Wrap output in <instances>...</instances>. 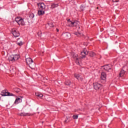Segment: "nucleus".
I'll use <instances>...</instances> for the list:
<instances>
[{
  "label": "nucleus",
  "mask_w": 128,
  "mask_h": 128,
  "mask_svg": "<svg viewBox=\"0 0 128 128\" xmlns=\"http://www.w3.org/2000/svg\"><path fill=\"white\" fill-rule=\"evenodd\" d=\"M89 54H90V56H91V58H94V56H96V53L92 52H90Z\"/></svg>",
  "instance_id": "obj_21"
},
{
  "label": "nucleus",
  "mask_w": 128,
  "mask_h": 128,
  "mask_svg": "<svg viewBox=\"0 0 128 128\" xmlns=\"http://www.w3.org/2000/svg\"><path fill=\"white\" fill-rule=\"evenodd\" d=\"M22 18H21L20 16H18L15 18V22H17V24L18 23V22H20V20H22Z\"/></svg>",
  "instance_id": "obj_20"
},
{
  "label": "nucleus",
  "mask_w": 128,
  "mask_h": 128,
  "mask_svg": "<svg viewBox=\"0 0 128 128\" xmlns=\"http://www.w3.org/2000/svg\"><path fill=\"white\" fill-rule=\"evenodd\" d=\"M32 16H31V18H32L34 16V14H32Z\"/></svg>",
  "instance_id": "obj_33"
},
{
  "label": "nucleus",
  "mask_w": 128,
  "mask_h": 128,
  "mask_svg": "<svg viewBox=\"0 0 128 128\" xmlns=\"http://www.w3.org/2000/svg\"><path fill=\"white\" fill-rule=\"evenodd\" d=\"M36 96H38V98H42V96H44V95H42V94L40 93H36Z\"/></svg>",
  "instance_id": "obj_22"
},
{
  "label": "nucleus",
  "mask_w": 128,
  "mask_h": 128,
  "mask_svg": "<svg viewBox=\"0 0 128 128\" xmlns=\"http://www.w3.org/2000/svg\"><path fill=\"white\" fill-rule=\"evenodd\" d=\"M14 91L16 92L17 94H18V92H20V89L16 88H14Z\"/></svg>",
  "instance_id": "obj_23"
},
{
  "label": "nucleus",
  "mask_w": 128,
  "mask_h": 128,
  "mask_svg": "<svg viewBox=\"0 0 128 128\" xmlns=\"http://www.w3.org/2000/svg\"><path fill=\"white\" fill-rule=\"evenodd\" d=\"M78 80H80V82H82V80H84V78L80 76V77L78 79Z\"/></svg>",
  "instance_id": "obj_31"
},
{
  "label": "nucleus",
  "mask_w": 128,
  "mask_h": 128,
  "mask_svg": "<svg viewBox=\"0 0 128 128\" xmlns=\"http://www.w3.org/2000/svg\"><path fill=\"white\" fill-rule=\"evenodd\" d=\"M56 30H57V32H58V28H56Z\"/></svg>",
  "instance_id": "obj_34"
},
{
  "label": "nucleus",
  "mask_w": 128,
  "mask_h": 128,
  "mask_svg": "<svg viewBox=\"0 0 128 128\" xmlns=\"http://www.w3.org/2000/svg\"><path fill=\"white\" fill-rule=\"evenodd\" d=\"M58 4L52 3L51 4L50 8L54 10V8H58Z\"/></svg>",
  "instance_id": "obj_10"
},
{
  "label": "nucleus",
  "mask_w": 128,
  "mask_h": 128,
  "mask_svg": "<svg viewBox=\"0 0 128 128\" xmlns=\"http://www.w3.org/2000/svg\"><path fill=\"white\" fill-rule=\"evenodd\" d=\"M44 10H39L38 12V16H44Z\"/></svg>",
  "instance_id": "obj_13"
},
{
  "label": "nucleus",
  "mask_w": 128,
  "mask_h": 128,
  "mask_svg": "<svg viewBox=\"0 0 128 128\" xmlns=\"http://www.w3.org/2000/svg\"><path fill=\"white\" fill-rule=\"evenodd\" d=\"M78 24H80V22L78 20L72 21V22H70V25H69V26H76Z\"/></svg>",
  "instance_id": "obj_9"
},
{
  "label": "nucleus",
  "mask_w": 128,
  "mask_h": 128,
  "mask_svg": "<svg viewBox=\"0 0 128 128\" xmlns=\"http://www.w3.org/2000/svg\"><path fill=\"white\" fill-rule=\"evenodd\" d=\"M8 92H6L5 90H3L1 92L2 96H8Z\"/></svg>",
  "instance_id": "obj_17"
},
{
  "label": "nucleus",
  "mask_w": 128,
  "mask_h": 128,
  "mask_svg": "<svg viewBox=\"0 0 128 128\" xmlns=\"http://www.w3.org/2000/svg\"><path fill=\"white\" fill-rule=\"evenodd\" d=\"M126 72V71H124V70L122 69V70H121L120 73V77L124 76Z\"/></svg>",
  "instance_id": "obj_15"
},
{
  "label": "nucleus",
  "mask_w": 128,
  "mask_h": 128,
  "mask_svg": "<svg viewBox=\"0 0 128 128\" xmlns=\"http://www.w3.org/2000/svg\"><path fill=\"white\" fill-rule=\"evenodd\" d=\"M87 54H88V51L86 50V48H84V51L81 52L82 58H86V56H87Z\"/></svg>",
  "instance_id": "obj_7"
},
{
  "label": "nucleus",
  "mask_w": 128,
  "mask_h": 128,
  "mask_svg": "<svg viewBox=\"0 0 128 128\" xmlns=\"http://www.w3.org/2000/svg\"><path fill=\"white\" fill-rule=\"evenodd\" d=\"M104 69L105 70H106L107 72H108L109 70H111L112 68L109 65H105L104 66Z\"/></svg>",
  "instance_id": "obj_14"
},
{
  "label": "nucleus",
  "mask_w": 128,
  "mask_h": 128,
  "mask_svg": "<svg viewBox=\"0 0 128 128\" xmlns=\"http://www.w3.org/2000/svg\"><path fill=\"white\" fill-rule=\"evenodd\" d=\"M17 24H18V26H24V19L22 18Z\"/></svg>",
  "instance_id": "obj_11"
},
{
  "label": "nucleus",
  "mask_w": 128,
  "mask_h": 128,
  "mask_svg": "<svg viewBox=\"0 0 128 128\" xmlns=\"http://www.w3.org/2000/svg\"><path fill=\"white\" fill-rule=\"evenodd\" d=\"M74 77H75L76 79L78 80V79L80 78V76L78 74H74Z\"/></svg>",
  "instance_id": "obj_27"
},
{
  "label": "nucleus",
  "mask_w": 128,
  "mask_h": 128,
  "mask_svg": "<svg viewBox=\"0 0 128 128\" xmlns=\"http://www.w3.org/2000/svg\"><path fill=\"white\" fill-rule=\"evenodd\" d=\"M72 118L74 120H76L78 118V115H74Z\"/></svg>",
  "instance_id": "obj_29"
},
{
  "label": "nucleus",
  "mask_w": 128,
  "mask_h": 128,
  "mask_svg": "<svg viewBox=\"0 0 128 128\" xmlns=\"http://www.w3.org/2000/svg\"><path fill=\"white\" fill-rule=\"evenodd\" d=\"M26 61L27 64H28L30 68L32 70H34V68H36V64H34L32 59L30 58H26Z\"/></svg>",
  "instance_id": "obj_1"
},
{
  "label": "nucleus",
  "mask_w": 128,
  "mask_h": 128,
  "mask_svg": "<svg viewBox=\"0 0 128 128\" xmlns=\"http://www.w3.org/2000/svg\"><path fill=\"white\" fill-rule=\"evenodd\" d=\"M20 116H31V114L30 113H26V112H24L20 113Z\"/></svg>",
  "instance_id": "obj_12"
},
{
  "label": "nucleus",
  "mask_w": 128,
  "mask_h": 128,
  "mask_svg": "<svg viewBox=\"0 0 128 128\" xmlns=\"http://www.w3.org/2000/svg\"><path fill=\"white\" fill-rule=\"evenodd\" d=\"M22 102V99L20 98H16L15 100L14 104H20V102Z\"/></svg>",
  "instance_id": "obj_18"
},
{
  "label": "nucleus",
  "mask_w": 128,
  "mask_h": 128,
  "mask_svg": "<svg viewBox=\"0 0 128 128\" xmlns=\"http://www.w3.org/2000/svg\"><path fill=\"white\" fill-rule=\"evenodd\" d=\"M38 6L39 10H46V5L44 4V2L38 3Z\"/></svg>",
  "instance_id": "obj_6"
},
{
  "label": "nucleus",
  "mask_w": 128,
  "mask_h": 128,
  "mask_svg": "<svg viewBox=\"0 0 128 128\" xmlns=\"http://www.w3.org/2000/svg\"><path fill=\"white\" fill-rule=\"evenodd\" d=\"M7 94V96H16L14 94L12 93H10V92H8Z\"/></svg>",
  "instance_id": "obj_25"
},
{
  "label": "nucleus",
  "mask_w": 128,
  "mask_h": 128,
  "mask_svg": "<svg viewBox=\"0 0 128 128\" xmlns=\"http://www.w3.org/2000/svg\"><path fill=\"white\" fill-rule=\"evenodd\" d=\"M67 21L68 22V24L69 26H70V23L72 22H73V21H71L70 19L67 20Z\"/></svg>",
  "instance_id": "obj_30"
},
{
  "label": "nucleus",
  "mask_w": 128,
  "mask_h": 128,
  "mask_svg": "<svg viewBox=\"0 0 128 128\" xmlns=\"http://www.w3.org/2000/svg\"><path fill=\"white\" fill-rule=\"evenodd\" d=\"M70 84H71L70 80H66L65 82V84H66V86H70Z\"/></svg>",
  "instance_id": "obj_24"
},
{
  "label": "nucleus",
  "mask_w": 128,
  "mask_h": 128,
  "mask_svg": "<svg viewBox=\"0 0 128 128\" xmlns=\"http://www.w3.org/2000/svg\"><path fill=\"white\" fill-rule=\"evenodd\" d=\"M17 44L18 45V46H21L22 45V44H24V42H17Z\"/></svg>",
  "instance_id": "obj_28"
},
{
  "label": "nucleus",
  "mask_w": 128,
  "mask_h": 128,
  "mask_svg": "<svg viewBox=\"0 0 128 128\" xmlns=\"http://www.w3.org/2000/svg\"><path fill=\"white\" fill-rule=\"evenodd\" d=\"M101 82H106V74L104 72H102L101 74Z\"/></svg>",
  "instance_id": "obj_5"
},
{
  "label": "nucleus",
  "mask_w": 128,
  "mask_h": 128,
  "mask_svg": "<svg viewBox=\"0 0 128 128\" xmlns=\"http://www.w3.org/2000/svg\"><path fill=\"white\" fill-rule=\"evenodd\" d=\"M64 36L66 38H70L71 35L70 34L66 32L64 34Z\"/></svg>",
  "instance_id": "obj_16"
},
{
  "label": "nucleus",
  "mask_w": 128,
  "mask_h": 128,
  "mask_svg": "<svg viewBox=\"0 0 128 128\" xmlns=\"http://www.w3.org/2000/svg\"><path fill=\"white\" fill-rule=\"evenodd\" d=\"M94 88L96 90H102L104 86L100 83L95 82L93 84Z\"/></svg>",
  "instance_id": "obj_3"
},
{
  "label": "nucleus",
  "mask_w": 128,
  "mask_h": 128,
  "mask_svg": "<svg viewBox=\"0 0 128 128\" xmlns=\"http://www.w3.org/2000/svg\"><path fill=\"white\" fill-rule=\"evenodd\" d=\"M20 58V56L18 54L10 56L8 58V60L11 62H14Z\"/></svg>",
  "instance_id": "obj_2"
},
{
  "label": "nucleus",
  "mask_w": 128,
  "mask_h": 128,
  "mask_svg": "<svg viewBox=\"0 0 128 128\" xmlns=\"http://www.w3.org/2000/svg\"><path fill=\"white\" fill-rule=\"evenodd\" d=\"M96 8H97V10H98V7H97Z\"/></svg>",
  "instance_id": "obj_35"
},
{
  "label": "nucleus",
  "mask_w": 128,
  "mask_h": 128,
  "mask_svg": "<svg viewBox=\"0 0 128 128\" xmlns=\"http://www.w3.org/2000/svg\"><path fill=\"white\" fill-rule=\"evenodd\" d=\"M73 58H74V60H75L76 64H80L78 55V54H74Z\"/></svg>",
  "instance_id": "obj_8"
},
{
  "label": "nucleus",
  "mask_w": 128,
  "mask_h": 128,
  "mask_svg": "<svg viewBox=\"0 0 128 128\" xmlns=\"http://www.w3.org/2000/svg\"><path fill=\"white\" fill-rule=\"evenodd\" d=\"M114 2H120V0H112Z\"/></svg>",
  "instance_id": "obj_32"
},
{
  "label": "nucleus",
  "mask_w": 128,
  "mask_h": 128,
  "mask_svg": "<svg viewBox=\"0 0 128 128\" xmlns=\"http://www.w3.org/2000/svg\"><path fill=\"white\" fill-rule=\"evenodd\" d=\"M75 36H76L78 38H80L82 36V34L80 32H75L74 33Z\"/></svg>",
  "instance_id": "obj_19"
},
{
  "label": "nucleus",
  "mask_w": 128,
  "mask_h": 128,
  "mask_svg": "<svg viewBox=\"0 0 128 128\" xmlns=\"http://www.w3.org/2000/svg\"><path fill=\"white\" fill-rule=\"evenodd\" d=\"M4 128V127H3V128Z\"/></svg>",
  "instance_id": "obj_36"
},
{
  "label": "nucleus",
  "mask_w": 128,
  "mask_h": 128,
  "mask_svg": "<svg viewBox=\"0 0 128 128\" xmlns=\"http://www.w3.org/2000/svg\"><path fill=\"white\" fill-rule=\"evenodd\" d=\"M11 32L12 34H13L14 38H18V36H20V32L16 28H14L11 30Z\"/></svg>",
  "instance_id": "obj_4"
},
{
  "label": "nucleus",
  "mask_w": 128,
  "mask_h": 128,
  "mask_svg": "<svg viewBox=\"0 0 128 128\" xmlns=\"http://www.w3.org/2000/svg\"><path fill=\"white\" fill-rule=\"evenodd\" d=\"M48 24L50 28H54V24L52 22L48 23Z\"/></svg>",
  "instance_id": "obj_26"
}]
</instances>
